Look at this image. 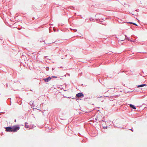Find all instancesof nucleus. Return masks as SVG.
<instances>
[{
    "instance_id": "8",
    "label": "nucleus",
    "mask_w": 147,
    "mask_h": 147,
    "mask_svg": "<svg viewBox=\"0 0 147 147\" xmlns=\"http://www.w3.org/2000/svg\"><path fill=\"white\" fill-rule=\"evenodd\" d=\"M121 40H123V39H122L121 38Z\"/></svg>"
},
{
    "instance_id": "3",
    "label": "nucleus",
    "mask_w": 147,
    "mask_h": 147,
    "mask_svg": "<svg viewBox=\"0 0 147 147\" xmlns=\"http://www.w3.org/2000/svg\"><path fill=\"white\" fill-rule=\"evenodd\" d=\"M84 94L82 93H79L76 94V96L78 97H80L81 96H83Z\"/></svg>"
},
{
    "instance_id": "2",
    "label": "nucleus",
    "mask_w": 147,
    "mask_h": 147,
    "mask_svg": "<svg viewBox=\"0 0 147 147\" xmlns=\"http://www.w3.org/2000/svg\"><path fill=\"white\" fill-rule=\"evenodd\" d=\"M51 79V78L49 77L46 78H44L43 79V80H44L46 82H48Z\"/></svg>"
},
{
    "instance_id": "4",
    "label": "nucleus",
    "mask_w": 147,
    "mask_h": 147,
    "mask_svg": "<svg viewBox=\"0 0 147 147\" xmlns=\"http://www.w3.org/2000/svg\"><path fill=\"white\" fill-rule=\"evenodd\" d=\"M129 106L131 108H133V109H136V107L134 105H132L130 104Z\"/></svg>"
},
{
    "instance_id": "5",
    "label": "nucleus",
    "mask_w": 147,
    "mask_h": 147,
    "mask_svg": "<svg viewBox=\"0 0 147 147\" xmlns=\"http://www.w3.org/2000/svg\"><path fill=\"white\" fill-rule=\"evenodd\" d=\"M146 85L145 84H142V85H138V86H137V87L138 88H139V87H143V86H145Z\"/></svg>"
},
{
    "instance_id": "1",
    "label": "nucleus",
    "mask_w": 147,
    "mask_h": 147,
    "mask_svg": "<svg viewBox=\"0 0 147 147\" xmlns=\"http://www.w3.org/2000/svg\"><path fill=\"white\" fill-rule=\"evenodd\" d=\"M20 129L19 125H15L13 126L7 127L5 128L6 131L7 132H14L17 131Z\"/></svg>"
},
{
    "instance_id": "6",
    "label": "nucleus",
    "mask_w": 147,
    "mask_h": 147,
    "mask_svg": "<svg viewBox=\"0 0 147 147\" xmlns=\"http://www.w3.org/2000/svg\"><path fill=\"white\" fill-rule=\"evenodd\" d=\"M26 124H27V123H25V127L26 128H28L29 127V126L28 125H27Z\"/></svg>"
},
{
    "instance_id": "7",
    "label": "nucleus",
    "mask_w": 147,
    "mask_h": 147,
    "mask_svg": "<svg viewBox=\"0 0 147 147\" xmlns=\"http://www.w3.org/2000/svg\"><path fill=\"white\" fill-rule=\"evenodd\" d=\"M129 23H130V24H133L134 25H136V26H137V25L135 23H133V22H129Z\"/></svg>"
}]
</instances>
